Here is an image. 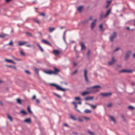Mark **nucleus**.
Returning a JSON list of instances; mask_svg holds the SVG:
<instances>
[{"label":"nucleus","mask_w":135,"mask_h":135,"mask_svg":"<svg viewBox=\"0 0 135 135\" xmlns=\"http://www.w3.org/2000/svg\"><path fill=\"white\" fill-rule=\"evenodd\" d=\"M13 43L12 40L8 44V45H12Z\"/></svg>","instance_id":"09e8293b"},{"label":"nucleus","mask_w":135,"mask_h":135,"mask_svg":"<svg viewBox=\"0 0 135 135\" xmlns=\"http://www.w3.org/2000/svg\"><path fill=\"white\" fill-rule=\"evenodd\" d=\"M7 117L11 121H12V117L8 114L7 115Z\"/></svg>","instance_id":"f704fd0d"},{"label":"nucleus","mask_w":135,"mask_h":135,"mask_svg":"<svg viewBox=\"0 0 135 135\" xmlns=\"http://www.w3.org/2000/svg\"><path fill=\"white\" fill-rule=\"evenodd\" d=\"M109 5L110 4H109L107 3L106 6L105 7V8H108L109 6Z\"/></svg>","instance_id":"864d4df0"},{"label":"nucleus","mask_w":135,"mask_h":135,"mask_svg":"<svg viewBox=\"0 0 135 135\" xmlns=\"http://www.w3.org/2000/svg\"><path fill=\"white\" fill-rule=\"evenodd\" d=\"M78 120H79V121H80V122H83V120L82 119H81V118H79V119H78Z\"/></svg>","instance_id":"4d7b16f0"},{"label":"nucleus","mask_w":135,"mask_h":135,"mask_svg":"<svg viewBox=\"0 0 135 135\" xmlns=\"http://www.w3.org/2000/svg\"><path fill=\"white\" fill-rule=\"evenodd\" d=\"M111 1L112 0L108 1H107V2L108 3V4H110Z\"/></svg>","instance_id":"5fc2aeb1"},{"label":"nucleus","mask_w":135,"mask_h":135,"mask_svg":"<svg viewBox=\"0 0 135 135\" xmlns=\"http://www.w3.org/2000/svg\"><path fill=\"white\" fill-rule=\"evenodd\" d=\"M32 3L33 4H35L36 3V1H33V2H32Z\"/></svg>","instance_id":"338daca9"},{"label":"nucleus","mask_w":135,"mask_h":135,"mask_svg":"<svg viewBox=\"0 0 135 135\" xmlns=\"http://www.w3.org/2000/svg\"><path fill=\"white\" fill-rule=\"evenodd\" d=\"M77 103V104H79L80 105H81V101H80L78 102L77 103Z\"/></svg>","instance_id":"680f3d73"},{"label":"nucleus","mask_w":135,"mask_h":135,"mask_svg":"<svg viewBox=\"0 0 135 135\" xmlns=\"http://www.w3.org/2000/svg\"><path fill=\"white\" fill-rule=\"evenodd\" d=\"M110 119L112 121H113L114 123H115V121L113 117L112 116H109Z\"/></svg>","instance_id":"b1692460"},{"label":"nucleus","mask_w":135,"mask_h":135,"mask_svg":"<svg viewBox=\"0 0 135 135\" xmlns=\"http://www.w3.org/2000/svg\"><path fill=\"white\" fill-rule=\"evenodd\" d=\"M54 95H55V96H56V97H57L58 98H61V96H60L58 94H57L55 93H54Z\"/></svg>","instance_id":"c03bdc74"},{"label":"nucleus","mask_w":135,"mask_h":135,"mask_svg":"<svg viewBox=\"0 0 135 135\" xmlns=\"http://www.w3.org/2000/svg\"><path fill=\"white\" fill-rule=\"evenodd\" d=\"M53 53L55 56L58 55L60 54V51L57 50H54L53 51Z\"/></svg>","instance_id":"f8f14e48"},{"label":"nucleus","mask_w":135,"mask_h":135,"mask_svg":"<svg viewBox=\"0 0 135 135\" xmlns=\"http://www.w3.org/2000/svg\"><path fill=\"white\" fill-rule=\"evenodd\" d=\"M84 112L86 113H91V111L90 110L86 109L84 110Z\"/></svg>","instance_id":"a878e982"},{"label":"nucleus","mask_w":135,"mask_h":135,"mask_svg":"<svg viewBox=\"0 0 135 135\" xmlns=\"http://www.w3.org/2000/svg\"><path fill=\"white\" fill-rule=\"evenodd\" d=\"M17 102L18 103L20 104H21L22 103H21V100L19 99H17Z\"/></svg>","instance_id":"473e14b6"},{"label":"nucleus","mask_w":135,"mask_h":135,"mask_svg":"<svg viewBox=\"0 0 135 135\" xmlns=\"http://www.w3.org/2000/svg\"><path fill=\"white\" fill-rule=\"evenodd\" d=\"M8 36V35L7 34H3L2 35H0V37L3 38L5 36Z\"/></svg>","instance_id":"7c9ffc66"},{"label":"nucleus","mask_w":135,"mask_h":135,"mask_svg":"<svg viewBox=\"0 0 135 135\" xmlns=\"http://www.w3.org/2000/svg\"><path fill=\"white\" fill-rule=\"evenodd\" d=\"M81 49L82 50H85V46L83 43H81Z\"/></svg>","instance_id":"4be33fe9"},{"label":"nucleus","mask_w":135,"mask_h":135,"mask_svg":"<svg viewBox=\"0 0 135 135\" xmlns=\"http://www.w3.org/2000/svg\"><path fill=\"white\" fill-rule=\"evenodd\" d=\"M72 103L74 105L75 108L76 110L79 113H80V111L77 109V103H76L75 102H73Z\"/></svg>","instance_id":"2eb2a0df"},{"label":"nucleus","mask_w":135,"mask_h":135,"mask_svg":"<svg viewBox=\"0 0 135 135\" xmlns=\"http://www.w3.org/2000/svg\"><path fill=\"white\" fill-rule=\"evenodd\" d=\"M20 54L22 56H24L25 55V53L23 52L22 50H21L20 51Z\"/></svg>","instance_id":"58836bf2"},{"label":"nucleus","mask_w":135,"mask_h":135,"mask_svg":"<svg viewBox=\"0 0 135 135\" xmlns=\"http://www.w3.org/2000/svg\"><path fill=\"white\" fill-rule=\"evenodd\" d=\"M55 30V28L50 27L49 28V31L50 32H52Z\"/></svg>","instance_id":"5701e85b"},{"label":"nucleus","mask_w":135,"mask_h":135,"mask_svg":"<svg viewBox=\"0 0 135 135\" xmlns=\"http://www.w3.org/2000/svg\"><path fill=\"white\" fill-rule=\"evenodd\" d=\"M90 50H89L88 51V52L87 53V56L88 58H89L90 56Z\"/></svg>","instance_id":"72a5a7b5"},{"label":"nucleus","mask_w":135,"mask_h":135,"mask_svg":"<svg viewBox=\"0 0 135 135\" xmlns=\"http://www.w3.org/2000/svg\"><path fill=\"white\" fill-rule=\"evenodd\" d=\"M104 30L103 24H101L99 26V30L100 31L102 32L104 31Z\"/></svg>","instance_id":"a211bd4d"},{"label":"nucleus","mask_w":135,"mask_h":135,"mask_svg":"<svg viewBox=\"0 0 135 135\" xmlns=\"http://www.w3.org/2000/svg\"><path fill=\"white\" fill-rule=\"evenodd\" d=\"M106 17L107 16H105V15H104L103 13L102 12L100 14L99 20H101L103 18H106Z\"/></svg>","instance_id":"dca6fc26"},{"label":"nucleus","mask_w":135,"mask_h":135,"mask_svg":"<svg viewBox=\"0 0 135 135\" xmlns=\"http://www.w3.org/2000/svg\"><path fill=\"white\" fill-rule=\"evenodd\" d=\"M94 98L93 97H89L86 98L85 99V100H92Z\"/></svg>","instance_id":"412c9836"},{"label":"nucleus","mask_w":135,"mask_h":135,"mask_svg":"<svg viewBox=\"0 0 135 135\" xmlns=\"http://www.w3.org/2000/svg\"><path fill=\"white\" fill-rule=\"evenodd\" d=\"M7 66L8 67H9L10 68H13V69H16V67L15 66H12L11 65H7Z\"/></svg>","instance_id":"c9c22d12"},{"label":"nucleus","mask_w":135,"mask_h":135,"mask_svg":"<svg viewBox=\"0 0 135 135\" xmlns=\"http://www.w3.org/2000/svg\"><path fill=\"white\" fill-rule=\"evenodd\" d=\"M92 19V16H90L88 19L85 21H86L87 22H88L90 20H91Z\"/></svg>","instance_id":"49530a36"},{"label":"nucleus","mask_w":135,"mask_h":135,"mask_svg":"<svg viewBox=\"0 0 135 135\" xmlns=\"http://www.w3.org/2000/svg\"><path fill=\"white\" fill-rule=\"evenodd\" d=\"M120 49V48H119V47L117 48L116 49H115L113 51L115 52V51H117Z\"/></svg>","instance_id":"8fccbe9b"},{"label":"nucleus","mask_w":135,"mask_h":135,"mask_svg":"<svg viewBox=\"0 0 135 135\" xmlns=\"http://www.w3.org/2000/svg\"><path fill=\"white\" fill-rule=\"evenodd\" d=\"M25 33L28 36L31 37H33V36L32 34L28 32H26Z\"/></svg>","instance_id":"c85d7f7f"},{"label":"nucleus","mask_w":135,"mask_h":135,"mask_svg":"<svg viewBox=\"0 0 135 135\" xmlns=\"http://www.w3.org/2000/svg\"><path fill=\"white\" fill-rule=\"evenodd\" d=\"M89 105H90L91 107L93 108V109H95L96 108V105H93L89 104H88Z\"/></svg>","instance_id":"c756f323"},{"label":"nucleus","mask_w":135,"mask_h":135,"mask_svg":"<svg viewBox=\"0 0 135 135\" xmlns=\"http://www.w3.org/2000/svg\"><path fill=\"white\" fill-rule=\"evenodd\" d=\"M131 53V51L130 50H129L126 52L124 57L125 60L127 61Z\"/></svg>","instance_id":"20e7f679"},{"label":"nucleus","mask_w":135,"mask_h":135,"mask_svg":"<svg viewBox=\"0 0 135 135\" xmlns=\"http://www.w3.org/2000/svg\"><path fill=\"white\" fill-rule=\"evenodd\" d=\"M96 21L97 20L95 19L91 23V30H93L95 27Z\"/></svg>","instance_id":"6e6552de"},{"label":"nucleus","mask_w":135,"mask_h":135,"mask_svg":"<svg viewBox=\"0 0 135 135\" xmlns=\"http://www.w3.org/2000/svg\"><path fill=\"white\" fill-rule=\"evenodd\" d=\"M88 132L91 135H93L94 134V133L93 132L91 131H88Z\"/></svg>","instance_id":"a19ab883"},{"label":"nucleus","mask_w":135,"mask_h":135,"mask_svg":"<svg viewBox=\"0 0 135 135\" xmlns=\"http://www.w3.org/2000/svg\"><path fill=\"white\" fill-rule=\"evenodd\" d=\"M26 46H27V47H30L31 46V45H26Z\"/></svg>","instance_id":"774afa93"},{"label":"nucleus","mask_w":135,"mask_h":135,"mask_svg":"<svg viewBox=\"0 0 135 135\" xmlns=\"http://www.w3.org/2000/svg\"><path fill=\"white\" fill-rule=\"evenodd\" d=\"M5 61L8 62H12V60H8L7 59H5Z\"/></svg>","instance_id":"a18cd8bd"},{"label":"nucleus","mask_w":135,"mask_h":135,"mask_svg":"<svg viewBox=\"0 0 135 135\" xmlns=\"http://www.w3.org/2000/svg\"><path fill=\"white\" fill-rule=\"evenodd\" d=\"M0 104L2 106L3 105V104L1 101H0Z\"/></svg>","instance_id":"69168bd1"},{"label":"nucleus","mask_w":135,"mask_h":135,"mask_svg":"<svg viewBox=\"0 0 135 135\" xmlns=\"http://www.w3.org/2000/svg\"><path fill=\"white\" fill-rule=\"evenodd\" d=\"M64 126H66V127H69V126L66 124V123H64Z\"/></svg>","instance_id":"13d9d810"},{"label":"nucleus","mask_w":135,"mask_h":135,"mask_svg":"<svg viewBox=\"0 0 135 135\" xmlns=\"http://www.w3.org/2000/svg\"><path fill=\"white\" fill-rule=\"evenodd\" d=\"M21 113H22L24 115L27 114V113L23 110H21L20 112Z\"/></svg>","instance_id":"4c0bfd02"},{"label":"nucleus","mask_w":135,"mask_h":135,"mask_svg":"<svg viewBox=\"0 0 135 135\" xmlns=\"http://www.w3.org/2000/svg\"><path fill=\"white\" fill-rule=\"evenodd\" d=\"M40 15L43 16H45V14L44 13H40Z\"/></svg>","instance_id":"603ef678"},{"label":"nucleus","mask_w":135,"mask_h":135,"mask_svg":"<svg viewBox=\"0 0 135 135\" xmlns=\"http://www.w3.org/2000/svg\"><path fill=\"white\" fill-rule=\"evenodd\" d=\"M37 46L39 47V48L40 50L42 52H43L44 51V50L41 47V46L39 44H37Z\"/></svg>","instance_id":"bb28decb"},{"label":"nucleus","mask_w":135,"mask_h":135,"mask_svg":"<svg viewBox=\"0 0 135 135\" xmlns=\"http://www.w3.org/2000/svg\"><path fill=\"white\" fill-rule=\"evenodd\" d=\"M77 71V69L74 72H73V73L72 74V75L74 74L75 73H76Z\"/></svg>","instance_id":"3c124183"},{"label":"nucleus","mask_w":135,"mask_h":135,"mask_svg":"<svg viewBox=\"0 0 135 135\" xmlns=\"http://www.w3.org/2000/svg\"><path fill=\"white\" fill-rule=\"evenodd\" d=\"M44 72L45 73L49 75L53 74V71L51 70H49L48 71H44Z\"/></svg>","instance_id":"4468645a"},{"label":"nucleus","mask_w":135,"mask_h":135,"mask_svg":"<svg viewBox=\"0 0 135 135\" xmlns=\"http://www.w3.org/2000/svg\"><path fill=\"white\" fill-rule=\"evenodd\" d=\"M75 100H80L81 98L78 97H75Z\"/></svg>","instance_id":"37998d69"},{"label":"nucleus","mask_w":135,"mask_h":135,"mask_svg":"<svg viewBox=\"0 0 135 135\" xmlns=\"http://www.w3.org/2000/svg\"><path fill=\"white\" fill-rule=\"evenodd\" d=\"M133 57L134 58H135V53L133 54Z\"/></svg>","instance_id":"0e129e2a"},{"label":"nucleus","mask_w":135,"mask_h":135,"mask_svg":"<svg viewBox=\"0 0 135 135\" xmlns=\"http://www.w3.org/2000/svg\"><path fill=\"white\" fill-rule=\"evenodd\" d=\"M36 101L37 103H40V101L38 99H36Z\"/></svg>","instance_id":"e2e57ef3"},{"label":"nucleus","mask_w":135,"mask_h":135,"mask_svg":"<svg viewBox=\"0 0 135 135\" xmlns=\"http://www.w3.org/2000/svg\"><path fill=\"white\" fill-rule=\"evenodd\" d=\"M83 8V7L82 6H80L77 8V10L80 13L81 12L82 9Z\"/></svg>","instance_id":"6ab92c4d"},{"label":"nucleus","mask_w":135,"mask_h":135,"mask_svg":"<svg viewBox=\"0 0 135 135\" xmlns=\"http://www.w3.org/2000/svg\"><path fill=\"white\" fill-rule=\"evenodd\" d=\"M117 36V33L114 32L113 33L112 35L110 36L109 38V40L110 42H113L114 41V39L116 38Z\"/></svg>","instance_id":"39448f33"},{"label":"nucleus","mask_w":135,"mask_h":135,"mask_svg":"<svg viewBox=\"0 0 135 135\" xmlns=\"http://www.w3.org/2000/svg\"><path fill=\"white\" fill-rule=\"evenodd\" d=\"M87 71L85 69L84 70V76L85 81L86 82H89V80L87 75Z\"/></svg>","instance_id":"423d86ee"},{"label":"nucleus","mask_w":135,"mask_h":135,"mask_svg":"<svg viewBox=\"0 0 135 135\" xmlns=\"http://www.w3.org/2000/svg\"><path fill=\"white\" fill-rule=\"evenodd\" d=\"M50 85L55 87L56 88V89L58 90H61L63 91H64L66 90V89H65L62 88L60 86L55 84H50Z\"/></svg>","instance_id":"f03ea898"},{"label":"nucleus","mask_w":135,"mask_h":135,"mask_svg":"<svg viewBox=\"0 0 135 135\" xmlns=\"http://www.w3.org/2000/svg\"><path fill=\"white\" fill-rule=\"evenodd\" d=\"M112 104L111 103H109L107 105V107L108 108H110L112 107Z\"/></svg>","instance_id":"79ce46f5"},{"label":"nucleus","mask_w":135,"mask_h":135,"mask_svg":"<svg viewBox=\"0 0 135 135\" xmlns=\"http://www.w3.org/2000/svg\"><path fill=\"white\" fill-rule=\"evenodd\" d=\"M12 0H5V1L6 2L8 3L9 2H10Z\"/></svg>","instance_id":"bf43d9fd"},{"label":"nucleus","mask_w":135,"mask_h":135,"mask_svg":"<svg viewBox=\"0 0 135 135\" xmlns=\"http://www.w3.org/2000/svg\"><path fill=\"white\" fill-rule=\"evenodd\" d=\"M70 117L71 119L74 120H76L74 116L73 115H70Z\"/></svg>","instance_id":"cd10ccee"},{"label":"nucleus","mask_w":135,"mask_h":135,"mask_svg":"<svg viewBox=\"0 0 135 135\" xmlns=\"http://www.w3.org/2000/svg\"><path fill=\"white\" fill-rule=\"evenodd\" d=\"M25 72L28 75H31V73L28 70H25Z\"/></svg>","instance_id":"ea45409f"},{"label":"nucleus","mask_w":135,"mask_h":135,"mask_svg":"<svg viewBox=\"0 0 135 135\" xmlns=\"http://www.w3.org/2000/svg\"><path fill=\"white\" fill-rule=\"evenodd\" d=\"M116 61L115 60V59L113 57H112V60L111 61H109L108 62V65H113L114 63Z\"/></svg>","instance_id":"9d476101"},{"label":"nucleus","mask_w":135,"mask_h":135,"mask_svg":"<svg viewBox=\"0 0 135 135\" xmlns=\"http://www.w3.org/2000/svg\"><path fill=\"white\" fill-rule=\"evenodd\" d=\"M90 93H91L90 90L88 91H84L83 93H82L81 95L83 96H84L86 95L89 94H90Z\"/></svg>","instance_id":"ddd939ff"},{"label":"nucleus","mask_w":135,"mask_h":135,"mask_svg":"<svg viewBox=\"0 0 135 135\" xmlns=\"http://www.w3.org/2000/svg\"><path fill=\"white\" fill-rule=\"evenodd\" d=\"M42 42H43V43H44L45 44H47L50 45H51V44L49 42L45 40H42Z\"/></svg>","instance_id":"aec40b11"},{"label":"nucleus","mask_w":135,"mask_h":135,"mask_svg":"<svg viewBox=\"0 0 135 135\" xmlns=\"http://www.w3.org/2000/svg\"><path fill=\"white\" fill-rule=\"evenodd\" d=\"M27 109L28 111L29 112V113L31 114L32 113L31 111V110L30 108L29 107H27Z\"/></svg>","instance_id":"e433bc0d"},{"label":"nucleus","mask_w":135,"mask_h":135,"mask_svg":"<svg viewBox=\"0 0 135 135\" xmlns=\"http://www.w3.org/2000/svg\"><path fill=\"white\" fill-rule=\"evenodd\" d=\"M111 11V9H109L107 11V13L106 14H105V16H107L108 15H109Z\"/></svg>","instance_id":"393cba45"},{"label":"nucleus","mask_w":135,"mask_h":135,"mask_svg":"<svg viewBox=\"0 0 135 135\" xmlns=\"http://www.w3.org/2000/svg\"><path fill=\"white\" fill-rule=\"evenodd\" d=\"M66 32V30H65V31H64V35L63 36H65Z\"/></svg>","instance_id":"052dcab7"},{"label":"nucleus","mask_w":135,"mask_h":135,"mask_svg":"<svg viewBox=\"0 0 135 135\" xmlns=\"http://www.w3.org/2000/svg\"><path fill=\"white\" fill-rule=\"evenodd\" d=\"M128 108L129 109H134V108L131 106H129L128 107Z\"/></svg>","instance_id":"de8ad7c7"},{"label":"nucleus","mask_w":135,"mask_h":135,"mask_svg":"<svg viewBox=\"0 0 135 135\" xmlns=\"http://www.w3.org/2000/svg\"><path fill=\"white\" fill-rule=\"evenodd\" d=\"M100 95L103 97H109L112 96V93L111 92L101 93Z\"/></svg>","instance_id":"7ed1b4c3"},{"label":"nucleus","mask_w":135,"mask_h":135,"mask_svg":"<svg viewBox=\"0 0 135 135\" xmlns=\"http://www.w3.org/2000/svg\"><path fill=\"white\" fill-rule=\"evenodd\" d=\"M35 71L37 75H38L39 74V69H37L36 68H35Z\"/></svg>","instance_id":"2f4dec72"},{"label":"nucleus","mask_w":135,"mask_h":135,"mask_svg":"<svg viewBox=\"0 0 135 135\" xmlns=\"http://www.w3.org/2000/svg\"><path fill=\"white\" fill-rule=\"evenodd\" d=\"M132 71L131 70H127L126 69H124L120 70L119 73H131L132 72Z\"/></svg>","instance_id":"0eeeda50"},{"label":"nucleus","mask_w":135,"mask_h":135,"mask_svg":"<svg viewBox=\"0 0 135 135\" xmlns=\"http://www.w3.org/2000/svg\"><path fill=\"white\" fill-rule=\"evenodd\" d=\"M35 22L37 23L38 24H39L40 23V22L39 21L36 20L35 21Z\"/></svg>","instance_id":"6e6d98bb"},{"label":"nucleus","mask_w":135,"mask_h":135,"mask_svg":"<svg viewBox=\"0 0 135 135\" xmlns=\"http://www.w3.org/2000/svg\"><path fill=\"white\" fill-rule=\"evenodd\" d=\"M28 42L26 41H19L18 42V44L19 46H21L25 45Z\"/></svg>","instance_id":"9b49d317"},{"label":"nucleus","mask_w":135,"mask_h":135,"mask_svg":"<svg viewBox=\"0 0 135 135\" xmlns=\"http://www.w3.org/2000/svg\"><path fill=\"white\" fill-rule=\"evenodd\" d=\"M54 70L53 71V74L57 75L60 71V70L55 67H54Z\"/></svg>","instance_id":"1a4fd4ad"},{"label":"nucleus","mask_w":135,"mask_h":135,"mask_svg":"<svg viewBox=\"0 0 135 135\" xmlns=\"http://www.w3.org/2000/svg\"><path fill=\"white\" fill-rule=\"evenodd\" d=\"M102 88L99 85H96L92 87H88L87 89L90 90L91 93H95L100 91L99 89Z\"/></svg>","instance_id":"f257e3e1"},{"label":"nucleus","mask_w":135,"mask_h":135,"mask_svg":"<svg viewBox=\"0 0 135 135\" xmlns=\"http://www.w3.org/2000/svg\"><path fill=\"white\" fill-rule=\"evenodd\" d=\"M24 122H25L29 123L31 122V121L30 118H28L25 119Z\"/></svg>","instance_id":"f3484780"}]
</instances>
